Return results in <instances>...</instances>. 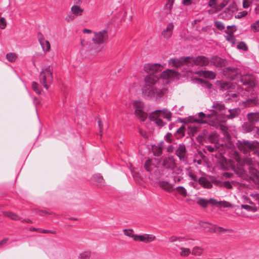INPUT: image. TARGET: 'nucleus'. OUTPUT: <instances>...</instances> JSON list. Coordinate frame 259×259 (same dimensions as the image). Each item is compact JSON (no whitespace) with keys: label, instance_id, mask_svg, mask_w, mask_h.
Here are the masks:
<instances>
[{"label":"nucleus","instance_id":"e433bc0d","mask_svg":"<svg viewBox=\"0 0 259 259\" xmlns=\"http://www.w3.org/2000/svg\"><path fill=\"white\" fill-rule=\"evenodd\" d=\"M174 3V0H167L165 5V9L166 13H170Z\"/></svg>","mask_w":259,"mask_h":259},{"label":"nucleus","instance_id":"f8f14e48","mask_svg":"<svg viewBox=\"0 0 259 259\" xmlns=\"http://www.w3.org/2000/svg\"><path fill=\"white\" fill-rule=\"evenodd\" d=\"M176 154L179 157L181 161H186L188 158V154L185 145L184 144H180L176 150Z\"/></svg>","mask_w":259,"mask_h":259},{"label":"nucleus","instance_id":"bf43d9fd","mask_svg":"<svg viewBox=\"0 0 259 259\" xmlns=\"http://www.w3.org/2000/svg\"><path fill=\"white\" fill-rule=\"evenodd\" d=\"M124 235H125L127 236L131 237L133 238V236H135V235H134L133 234V231L132 230L125 229L124 230Z\"/></svg>","mask_w":259,"mask_h":259},{"label":"nucleus","instance_id":"680f3d73","mask_svg":"<svg viewBox=\"0 0 259 259\" xmlns=\"http://www.w3.org/2000/svg\"><path fill=\"white\" fill-rule=\"evenodd\" d=\"M250 2L249 0H243V7L245 9L248 8L250 6Z\"/></svg>","mask_w":259,"mask_h":259},{"label":"nucleus","instance_id":"c756f323","mask_svg":"<svg viewBox=\"0 0 259 259\" xmlns=\"http://www.w3.org/2000/svg\"><path fill=\"white\" fill-rule=\"evenodd\" d=\"M236 30V29L234 30V31H229V32L225 31V32L227 33V35L225 36L226 39L233 45H235L236 41V38L234 36V32Z\"/></svg>","mask_w":259,"mask_h":259},{"label":"nucleus","instance_id":"cd10ccee","mask_svg":"<svg viewBox=\"0 0 259 259\" xmlns=\"http://www.w3.org/2000/svg\"><path fill=\"white\" fill-rule=\"evenodd\" d=\"M72 13L75 16H80L84 11L83 9L78 6H73L71 8Z\"/></svg>","mask_w":259,"mask_h":259},{"label":"nucleus","instance_id":"864d4df0","mask_svg":"<svg viewBox=\"0 0 259 259\" xmlns=\"http://www.w3.org/2000/svg\"><path fill=\"white\" fill-rule=\"evenodd\" d=\"M218 148L219 147L217 146V144H215L214 146H211V145L205 146L206 150L210 152H212L214 151V150L218 149Z\"/></svg>","mask_w":259,"mask_h":259},{"label":"nucleus","instance_id":"58836bf2","mask_svg":"<svg viewBox=\"0 0 259 259\" xmlns=\"http://www.w3.org/2000/svg\"><path fill=\"white\" fill-rule=\"evenodd\" d=\"M40 44L45 52H49L50 50V44L48 40H45Z\"/></svg>","mask_w":259,"mask_h":259},{"label":"nucleus","instance_id":"ddd939ff","mask_svg":"<svg viewBox=\"0 0 259 259\" xmlns=\"http://www.w3.org/2000/svg\"><path fill=\"white\" fill-rule=\"evenodd\" d=\"M214 112H216V111H213L212 113L205 114L203 112H200L198 113L199 118L195 119L194 121L199 123H204L206 122V119L210 121H214V120L212 116V114Z\"/></svg>","mask_w":259,"mask_h":259},{"label":"nucleus","instance_id":"ea45409f","mask_svg":"<svg viewBox=\"0 0 259 259\" xmlns=\"http://www.w3.org/2000/svg\"><path fill=\"white\" fill-rule=\"evenodd\" d=\"M7 59L10 62H14L17 58V56L14 53H9L6 55Z\"/></svg>","mask_w":259,"mask_h":259},{"label":"nucleus","instance_id":"2f4dec72","mask_svg":"<svg viewBox=\"0 0 259 259\" xmlns=\"http://www.w3.org/2000/svg\"><path fill=\"white\" fill-rule=\"evenodd\" d=\"M155 165L153 162V160L150 159H148L146 160L144 163V167L145 169L149 172H152Z\"/></svg>","mask_w":259,"mask_h":259},{"label":"nucleus","instance_id":"8fccbe9b","mask_svg":"<svg viewBox=\"0 0 259 259\" xmlns=\"http://www.w3.org/2000/svg\"><path fill=\"white\" fill-rule=\"evenodd\" d=\"M237 48L239 50H242L243 51H247V46L246 44L244 42H240L237 45Z\"/></svg>","mask_w":259,"mask_h":259},{"label":"nucleus","instance_id":"423d86ee","mask_svg":"<svg viewBox=\"0 0 259 259\" xmlns=\"http://www.w3.org/2000/svg\"><path fill=\"white\" fill-rule=\"evenodd\" d=\"M93 34L94 36L92 40L96 46H100L105 44L109 38L107 31L105 29L99 31H94Z\"/></svg>","mask_w":259,"mask_h":259},{"label":"nucleus","instance_id":"9d476101","mask_svg":"<svg viewBox=\"0 0 259 259\" xmlns=\"http://www.w3.org/2000/svg\"><path fill=\"white\" fill-rule=\"evenodd\" d=\"M160 162L162 166L166 169L173 170L176 166V160L172 156L163 158Z\"/></svg>","mask_w":259,"mask_h":259},{"label":"nucleus","instance_id":"72a5a7b5","mask_svg":"<svg viewBox=\"0 0 259 259\" xmlns=\"http://www.w3.org/2000/svg\"><path fill=\"white\" fill-rule=\"evenodd\" d=\"M216 77L215 73L212 71L204 70V77L210 79H214Z\"/></svg>","mask_w":259,"mask_h":259},{"label":"nucleus","instance_id":"39448f33","mask_svg":"<svg viewBox=\"0 0 259 259\" xmlns=\"http://www.w3.org/2000/svg\"><path fill=\"white\" fill-rule=\"evenodd\" d=\"M197 203L203 208L207 207L208 204H210L212 205H216L218 207H228L230 206V204L228 202L225 201H218L213 198H210L207 200L202 198H198Z\"/></svg>","mask_w":259,"mask_h":259},{"label":"nucleus","instance_id":"4d7b16f0","mask_svg":"<svg viewBox=\"0 0 259 259\" xmlns=\"http://www.w3.org/2000/svg\"><path fill=\"white\" fill-rule=\"evenodd\" d=\"M221 186L224 187L225 188L227 189H231L232 188V185L231 184V183L229 181H225L223 183H222L221 185Z\"/></svg>","mask_w":259,"mask_h":259},{"label":"nucleus","instance_id":"3c124183","mask_svg":"<svg viewBox=\"0 0 259 259\" xmlns=\"http://www.w3.org/2000/svg\"><path fill=\"white\" fill-rule=\"evenodd\" d=\"M251 28L253 29L254 32L259 31V20L252 24L251 25Z\"/></svg>","mask_w":259,"mask_h":259},{"label":"nucleus","instance_id":"6e6552de","mask_svg":"<svg viewBox=\"0 0 259 259\" xmlns=\"http://www.w3.org/2000/svg\"><path fill=\"white\" fill-rule=\"evenodd\" d=\"M224 74L226 77L231 80L236 79L240 77L241 74L240 70L235 67H227L223 70Z\"/></svg>","mask_w":259,"mask_h":259},{"label":"nucleus","instance_id":"052dcab7","mask_svg":"<svg viewBox=\"0 0 259 259\" xmlns=\"http://www.w3.org/2000/svg\"><path fill=\"white\" fill-rule=\"evenodd\" d=\"M172 137V135L171 133H167V134L165 135V138L166 140L168 143H171L172 142V140H171Z\"/></svg>","mask_w":259,"mask_h":259},{"label":"nucleus","instance_id":"c03bdc74","mask_svg":"<svg viewBox=\"0 0 259 259\" xmlns=\"http://www.w3.org/2000/svg\"><path fill=\"white\" fill-rule=\"evenodd\" d=\"M214 25L216 27V28L220 31L223 30L225 28L224 24L220 21H214Z\"/></svg>","mask_w":259,"mask_h":259},{"label":"nucleus","instance_id":"473e14b6","mask_svg":"<svg viewBox=\"0 0 259 259\" xmlns=\"http://www.w3.org/2000/svg\"><path fill=\"white\" fill-rule=\"evenodd\" d=\"M242 128L244 130V132L245 133H249L251 131H253V130L254 127L253 126V124L249 122H246L244 123L242 125Z\"/></svg>","mask_w":259,"mask_h":259},{"label":"nucleus","instance_id":"09e8293b","mask_svg":"<svg viewBox=\"0 0 259 259\" xmlns=\"http://www.w3.org/2000/svg\"><path fill=\"white\" fill-rule=\"evenodd\" d=\"M39 85L35 81L32 82V88L33 91L37 94H40V91L39 89Z\"/></svg>","mask_w":259,"mask_h":259},{"label":"nucleus","instance_id":"69168bd1","mask_svg":"<svg viewBox=\"0 0 259 259\" xmlns=\"http://www.w3.org/2000/svg\"><path fill=\"white\" fill-rule=\"evenodd\" d=\"M37 37L40 44L45 40L44 36L41 32H38L37 33Z\"/></svg>","mask_w":259,"mask_h":259},{"label":"nucleus","instance_id":"6ab92c4d","mask_svg":"<svg viewBox=\"0 0 259 259\" xmlns=\"http://www.w3.org/2000/svg\"><path fill=\"white\" fill-rule=\"evenodd\" d=\"M155 237L153 235L144 234L141 235H135L133 236V239L135 241L139 240L140 241L148 243L154 240Z\"/></svg>","mask_w":259,"mask_h":259},{"label":"nucleus","instance_id":"5701e85b","mask_svg":"<svg viewBox=\"0 0 259 259\" xmlns=\"http://www.w3.org/2000/svg\"><path fill=\"white\" fill-rule=\"evenodd\" d=\"M159 186L163 190L168 193L175 190L172 184L166 181H160L159 182Z\"/></svg>","mask_w":259,"mask_h":259},{"label":"nucleus","instance_id":"aec40b11","mask_svg":"<svg viewBox=\"0 0 259 259\" xmlns=\"http://www.w3.org/2000/svg\"><path fill=\"white\" fill-rule=\"evenodd\" d=\"M174 28V25L172 22H170L167 25L165 29H164L161 33V35L164 39H168L171 37Z\"/></svg>","mask_w":259,"mask_h":259},{"label":"nucleus","instance_id":"f257e3e1","mask_svg":"<svg viewBox=\"0 0 259 259\" xmlns=\"http://www.w3.org/2000/svg\"><path fill=\"white\" fill-rule=\"evenodd\" d=\"M162 66L158 63L147 64L144 66V71L149 75L145 77V84L142 88L143 95L150 99H159L167 91L164 83H160L158 78L153 74L160 72Z\"/></svg>","mask_w":259,"mask_h":259},{"label":"nucleus","instance_id":"774afa93","mask_svg":"<svg viewBox=\"0 0 259 259\" xmlns=\"http://www.w3.org/2000/svg\"><path fill=\"white\" fill-rule=\"evenodd\" d=\"M12 220H20V218L16 213H14L12 212V214L11 215V217L10 218Z\"/></svg>","mask_w":259,"mask_h":259},{"label":"nucleus","instance_id":"bb28decb","mask_svg":"<svg viewBox=\"0 0 259 259\" xmlns=\"http://www.w3.org/2000/svg\"><path fill=\"white\" fill-rule=\"evenodd\" d=\"M218 85L222 91H225L232 88V84L229 82L220 81L218 82Z\"/></svg>","mask_w":259,"mask_h":259},{"label":"nucleus","instance_id":"b1692460","mask_svg":"<svg viewBox=\"0 0 259 259\" xmlns=\"http://www.w3.org/2000/svg\"><path fill=\"white\" fill-rule=\"evenodd\" d=\"M177 75V73L172 69H167L163 71L160 75L161 78L167 79L170 78L174 77Z\"/></svg>","mask_w":259,"mask_h":259},{"label":"nucleus","instance_id":"a19ab883","mask_svg":"<svg viewBox=\"0 0 259 259\" xmlns=\"http://www.w3.org/2000/svg\"><path fill=\"white\" fill-rule=\"evenodd\" d=\"M245 103L246 105L253 106L258 103V100L255 98L253 99H248L246 100Z\"/></svg>","mask_w":259,"mask_h":259},{"label":"nucleus","instance_id":"a211bd4d","mask_svg":"<svg viewBox=\"0 0 259 259\" xmlns=\"http://www.w3.org/2000/svg\"><path fill=\"white\" fill-rule=\"evenodd\" d=\"M210 62L209 59L204 56H198L193 59V63L197 66H207Z\"/></svg>","mask_w":259,"mask_h":259},{"label":"nucleus","instance_id":"de8ad7c7","mask_svg":"<svg viewBox=\"0 0 259 259\" xmlns=\"http://www.w3.org/2000/svg\"><path fill=\"white\" fill-rule=\"evenodd\" d=\"M187 175L189 176V177L193 181L195 182H198V179L197 178V177L196 175H195L194 173H193L191 171L188 170L187 172Z\"/></svg>","mask_w":259,"mask_h":259},{"label":"nucleus","instance_id":"f3484780","mask_svg":"<svg viewBox=\"0 0 259 259\" xmlns=\"http://www.w3.org/2000/svg\"><path fill=\"white\" fill-rule=\"evenodd\" d=\"M197 139L198 141L204 142L206 143H214V145L218 143L219 140L218 136L215 133H212L210 134L206 138H205L202 136H199Z\"/></svg>","mask_w":259,"mask_h":259},{"label":"nucleus","instance_id":"49530a36","mask_svg":"<svg viewBox=\"0 0 259 259\" xmlns=\"http://www.w3.org/2000/svg\"><path fill=\"white\" fill-rule=\"evenodd\" d=\"M162 152V148L161 146L156 147L155 148L153 149V153L155 156H160Z\"/></svg>","mask_w":259,"mask_h":259},{"label":"nucleus","instance_id":"0eeeda50","mask_svg":"<svg viewBox=\"0 0 259 259\" xmlns=\"http://www.w3.org/2000/svg\"><path fill=\"white\" fill-rule=\"evenodd\" d=\"M133 106L135 109L136 116L142 121H145L147 117V114L144 111V103L140 100L135 101Z\"/></svg>","mask_w":259,"mask_h":259},{"label":"nucleus","instance_id":"e2e57ef3","mask_svg":"<svg viewBox=\"0 0 259 259\" xmlns=\"http://www.w3.org/2000/svg\"><path fill=\"white\" fill-rule=\"evenodd\" d=\"M253 132L254 133V136L256 137H259V127L257 126H254Z\"/></svg>","mask_w":259,"mask_h":259},{"label":"nucleus","instance_id":"7c9ffc66","mask_svg":"<svg viewBox=\"0 0 259 259\" xmlns=\"http://www.w3.org/2000/svg\"><path fill=\"white\" fill-rule=\"evenodd\" d=\"M168 62L169 64L176 67H179L183 65L181 58H171L169 60Z\"/></svg>","mask_w":259,"mask_h":259},{"label":"nucleus","instance_id":"6e6d98bb","mask_svg":"<svg viewBox=\"0 0 259 259\" xmlns=\"http://www.w3.org/2000/svg\"><path fill=\"white\" fill-rule=\"evenodd\" d=\"M228 4L227 0H223L222 2L219 4L217 7H215L218 10H221L224 8Z\"/></svg>","mask_w":259,"mask_h":259},{"label":"nucleus","instance_id":"37998d69","mask_svg":"<svg viewBox=\"0 0 259 259\" xmlns=\"http://www.w3.org/2000/svg\"><path fill=\"white\" fill-rule=\"evenodd\" d=\"M199 80L202 87H203L207 89H209L211 88L212 84L210 82H209V81L203 80L202 79H199Z\"/></svg>","mask_w":259,"mask_h":259},{"label":"nucleus","instance_id":"7ed1b4c3","mask_svg":"<svg viewBox=\"0 0 259 259\" xmlns=\"http://www.w3.org/2000/svg\"><path fill=\"white\" fill-rule=\"evenodd\" d=\"M238 149L244 154L252 152L259 158V143L242 140L238 141L236 143Z\"/></svg>","mask_w":259,"mask_h":259},{"label":"nucleus","instance_id":"c9c22d12","mask_svg":"<svg viewBox=\"0 0 259 259\" xmlns=\"http://www.w3.org/2000/svg\"><path fill=\"white\" fill-rule=\"evenodd\" d=\"M177 191L178 193L182 196L183 197H186L187 196V192L186 189L182 187L179 186L175 188Z\"/></svg>","mask_w":259,"mask_h":259},{"label":"nucleus","instance_id":"4468645a","mask_svg":"<svg viewBox=\"0 0 259 259\" xmlns=\"http://www.w3.org/2000/svg\"><path fill=\"white\" fill-rule=\"evenodd\" d=\"M168 241L170 243L174 242L176 241H179L181 243V245L182 246H191L192 244V240L187 239L184 237H177L175 236H171L168 238Z\"/></svg>","mask_w":259,"mask_h":259},{"label":"nucleus","instance_id":"9b49d317","mask_svg":"<svg viewBox=\"0 0 259 259\" xmlns=\"http://www.w3.org/2000/svg\"><path fill=\"white\" fill-rule=\"evenodd\" d=\"M240 82L244 85L252 88L255 86V80L254 76L251 74H247L244 75H240Z\"/></svg>","mask_w":259,"mask_h":259},{"label":"nucleus","instance_id":"c85d7f7f","mask_svg":"<svg viewBox=\"0 0 259 259\" xmlns=\"http://www.w3.org/2000/svg\"><path fill=\"white\" fill-rule=\"evenodd\" d=\"M186 127L185 125H182L179 127L174 134V136L177 139H181L185 136Z\"/></svg>","mask_w":259,"mask_h":259},{"label":"nucleus","instance_id":"5fc2aeb1","mask_svg":"<svg viewBox=\"0 0 259 259\" xmlns=\"http://www.w3.org/2000/svg\"><path fill=\"white\" fill-rule=\"evenodd\" d=\"M7 26L6 20L4 17L0 18V28L4 29Z\"/></svg>","mask_w":259,"mask_h":259},{"label":"nucleus","instance_id":"338daca9","mask_svg":"<svg viewBox=\"0 0 259 259\" xmlns=\"http://www.w3.org/2000/svg\"><path fill=\"white\" fill-rule=\"evenodd\" d=\"M217 0H209L208 2V6L214 8L217 5Z\"/></svg>","mask_w":259,"mask_h":259},{"label":"nucleus","instance_id":"1a4fd4ad","mask_svg":"<svg viewBox=\"0 0 259 259\" xmlns=\"http://www.w3.org/2000/svg\"><path fill=\"white\" fill-rule=\"evenodd\" d=\"M212 108L215 110H212L211 113H212L213 111H216L212 114V116L214 121L217 119L218 116L219 115H222L224 116L225 113L227 110L225 108V107L223 104L221 102H215L213 103L212 105Z\"/></svg>","mask_w":259,"mask_h":259},{"label":"nucleus","instance_id":"2eb2a0df","mask_svg":"<svg viewBox=\"0 0 259 259\" xmlns=\"http://www.w3.org/2000/svg\"><path fill=\"white\" fill-rule=\"evenodd\" d=\"M210 227L208 231L211 233H215L218 234H222L224 233H231L233 232V230L229 228H224L221 227H218L212 224H208Z\"/></svg>","mask_w":259,"mask_h":259},{"label":"nucleus","instance_id":"f03ea898","mask_svg":"<svg viewBox=\"0 0 259 259\" xmlns=\"http://www.w3.org/2000/svg\"><path fill=\"white\" fill-rule=\"evenodd\" d=\"M237 167H234L236 174L241 179L246 181H252L254 184L259 185V171L256 168V163L248 157L236 158Z\"/></svg>","mask_w":259,"mask_h":259},{"label":"nucleus","instance_id":"79ce46f5","mask_svg":"<svg viewBox=\"0 0 259 259\" xmlns=\"http://www.w3.org/2000/svg\"><path fill=\"white\" fill-rule=\"evenodd\" d=\"M181 252H180V255L182 256H187L191 253L190 249L185 247H180Z\"/></svg>","mask_w":259,"mask_h":259},{"label":"nucleus","instance_id":"a18cd8bd","mask_svg":"<svg viewBox=\"0 0 259 259\" xmlns=\"http://www.w3.org/2000/svg\"><path fill=\"white\" fill-rule=\"evenodd\" d=\"M182 61L183 64H187L191 62V60L193 62V59H194L193 57L188 56V57H181Z\"/></svg>","mask_w":259,"mask_h":259},{"label":"nucleus","instance_id":"a878e982","mask_svg":"<svg viewBox=\"0 0 259 259\" xmlns=\"http://www.w3.org/2000/svg\"><path fill=\"white\" fill-rule=\"evenodd\" d=\"M198 183L204 188L210 189L212 187V184L209 180L203 177L198 179Z\"/></svg>","mask_w":259,"mask_h":259},{"label":"nucleus","instance_id":"13d9d810","mask_svg":"<svg viewBox=\"0 0 259 259\" xmlns=\"http://www.w3.org/2000/svg\"><path fill=\"white\" fill-rule=\"evenodd\" d=\"M39 232L42 233H45V234L51 233V234H55L56 233V231L55 230H45V229H39Z\"/></svg>","mask_w":259,"mask_h":259},{"label":"nucleus","instance_id":"412c9836","mask_svg":"<svg viewBox=\"0 0 259 259\" xmlns=\"http://www.w3.org/2000/svg\"><path fill=\"white\" fill-rule=\"evenodd\" d=\"M210 61L216 67H221L226 65V60L218 56H213L211 58Z\"/></svg>","mask_w":259,"mask_h":259},{"label":"nucleus","instance_id":"393cba45","mask_svg":"<svg viewBox=\"0 0 259 259\" xmlns=\"http://www.w3.org/2000/svg\"><path fill=\"white\" fill-rule=\"evenodd\" d=\"M247 117L248 121L254 124L259 121V112L248 113L247 114Z\"/></svg>","mask_w":259,"mask_h":259},{"label":"nucleus","instance_id":"dca6fc26","mask_svg":"<svg viewBox=\"0 0 259 259\" xmlns=\"http://www.w3.org/2000/svg\"><path fill=\"white\" fill-rule=\"evenodd\" d=\"M162 111L161 110H158L154 111L149 116L150 120L154 121L155 123L160 126H163L165 123L163 121L159 118V115L161 113Z\"/></svg>","mask_w":259,"mask_h":259},{"label":"nucleus","instance_id":"0e129e2a","mask_svg":"<svg viewBox=\"0 0 259 259\" xmlns=\"http://www.w3.org/2000/svg\"><path fill=\"white\" fill-rule=\"evenodd\" d=\"M37 37L40 44L45 40L44 36L41 32H38L37 33Z\"/></svg>","mask_w":259,"mask_h":259},{"label":"nucleus","instance_id":"f704fd0d","mask_svg":"<svg viewBox=\"0 0 259 259\" xmlns=\"http://www.w3.org/2000/svg\"><path fill=\"white\" fill-rule=\"evenodd\" d=\"M203 252V249L199 246L194 247L192 251V254L194 255H201Z\"/></svg>","mask_w":259,"mask_h":259},{"label":"nucleus","instance_id":"20e7f679","mask_svg":"<svg viewBox=\"0 0 259 259\" xmlns=\"http://www.w3.org/2000/svg\"><path fill=\"white\" fill-rule=\"evenodd\" d=\"M39 77L40 83L46 89H48L49 85L52 83L53 79L51 67L47 66L43 68Z\"/></svg>","mask_w":259,"mask_h":259},{"label":"nucleus","instance_id":"4be33fe9","mask_svg":"<svg viewBox=\"0 0 259 259\" xmlns=\"http://www.w3.org/2000/svg\"><path fill=\"white\" fill-rule=\"evenodd\" d=\"M240 113V109L237 108L228 109L225 113L224 117H226L229 119H233L238 116Z\"/></svg>","mask_w":259,"mask_h":259},{"label":"nucleus","instance_id":"4c0bfd02","mask_svg":"<svg viewBox=\"0 0 259 259\" xmlns=\"http://www.w3.org/2000/svg\"><path fill=\"white\" fill-rule=\"evenodd\" d=\"M93 181L100 185L104 183V179L103 177L100 174H96L93 176Z\"/></svg>","mask_w":259,"mask_h":259},{"label":"nucleus","instance_id":"603ef678","mask_svg":"<svg viewBox=\"0 0 259 259\" xmlns=\"http://www.w3.org/2000/svg\"><path fill=\"white\" fill-rule=\"evenodd\" d=\"M163 117L167 119L168 121H170L171 119V113L167 110L163 111Z\"/></svg>","mask_w":259,"mask_h":259}]
</instances>
